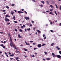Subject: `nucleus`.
I'll use <instances>...</instances> for the list:
<instances>
[{"label":"nucleus","instance_id":"37998d69","mask_svg":"<svg viewBox=\"0 0 61 61\" xmlns=\"http://www.w3.org/2000/svg\"><path fill=\"white\" fill-rule=\"evenodd\" d=\"M45 44H43V45H42V46H45Z\"/></svg>","mask_w":61,"mask_h":61},{"label":"nucleus","instance_id":"58836bf2","mask_svg":"<svg viewBox=\"0 0 61 61\" xmlns=\"http://www.w3.org/2000/svg\"><path fill=\"white\" fill-rule=\"evenodd\" d=\"M36 28H33V30H34V31H35V29H36Z\"/></svg>","mask_w":61,"mask_h":61},{"label":"nucleus","instance_id":"c85d7f7f","mask_svg":"<svg viewBox=\"0 0 61 61\" xmlns=\"http://www.w3.org/2000/svg\"><path fill=\"white\" fill-rule=\"evenodd\" d=\"M11 35V34L10 33L8 34V36H10V35Z\"/></svg>","mask_w":61,"mask_h":61},{"label":"nucleus","instance_id":"de8ad7c7","mask_svg":"<svg viewBox=\"0 0 61 61\" xmlns=\"http://www.w3.org/2000/svg\"><path fill=\"white\" fill-rule=\"evenodd\" d=\"M60 10H61V5L60 6Z\"/></svg>","mask_w":61,"mask_h":61},{"label":"nucleus","instance_id":"c9c22d12","mask_svg":"<svg viewBox=\"0 0 61 61\" xmlns=\"http://www.w3.org/2000/svg\"><path fill=\"white\" fill-rule=\"evenodd\" d=\"M24 12L25 13V14H27V12H26V11H24Z\"/></svg>","mask_w":61,"mask_h":61},{"label":"nucleus","instance_id":"39448f33","mask_svg":"<svg viewBox=\"0 0 61 61\" xmlns=\"http://www.w3.org/2000/svg\"><path fill=\"white\" fill-rule=\"evenodd\" d=\"M18 13L19 14H21V13H23V12L22 11H18Z\"/></svg>","mask_w":61,"mask_h":61},{"label":"nucleus","instance_id":"bf43d9fd","mask_svg":"<svg viewBox=\"0 0 61 61\" xmlns=\"http://www.w3.org/2000/svg\"><path fill=\"white\" fill-rule=\"evenodd\" d=\"M33 45H36V43H33Z\"/></svg>","mask_w":61,"mask_h":61},{"label":"nucleus","instance_id":"3c124183","mask_svg":"<svg viewBox=\"0 0 61 61\" xmlns=\"http://www.w3.org/2000/svg\"><path fill=\"white\" fill-rule=\"evenodd\" d=\"M15 48V49H16V50H18V49H17V48H16V47Z\"/></svg>","mask_w":61,"mask_h":61},{"label":"nucleus","instance_id":"f257e3e1","mask_svg":"<svg viewBox=\"0 0 61 61\" xmlns=\"http://www.w3.org/2000/svg\"><path fill=\"white\" fill-rule=\"evenodd\" d=\"M10 46L11 47H13V48H14L16 47V46L15 45L13 44V43H11L10 42Z\"/></svg>","mask_w":61,"mask_h":61},{"label":"nucleus","instance_id":"c756f323","mask_svg":"<svg viewBox=\"0 0 61 61\" xmlns=\"http://www.w3.org/2000/svg\"><path fill=\"white\" fill-rule=\"evenodd\" d=\"M14 5H15V4H13L11 5V6H14Z\"/></svg>","mask_w":61,"mask_h":61},{"label":"nucleus","instance_id":"f03ea898","mask_svg":"<svg viewBox=\"0 0 61 61\" xmlns=\"http://www.w3.org/2000/svg\"><path fill=\"white\" fill-rule=\"evenodd\" d=\"M56 56H57V58H61V56L60 55H57Z\"/></svg>","mask_w":61,"mask_h":61},{"label":"nucleus","instance_id":"423d86ee","mask_svg":"<svg viewBox=\"0 0 61 61\" xmlns=\"http://www.w3.org/2000/svg\"><path fill=\"white\" fill-rule=\"evenodd\" d=\"M10 42H11V43H12L13 42L12 41V38L11 37H10Z\"/></svg>","mask_w":61,"mask_h":61},{"label":"nucleus","instance_id":"a19ab883","mask_svg":"<svg viewBox=\"0 0 61 61\" xmlns=\"http://www.w3.org/2000/svg\"><path fill=\"white\" fill-rule=\"evenodd\" d=\"M19 38H22V37L21 36H20V37H19Z\"/></svg>","mask_w":61,"mask_h":61},{"label":"nucleus","instance_id":"5fc2aeb1","mask_svg":"<svg viewBox=\"0 0 61 61\" xmlns=\"http://www.w3.org/2000/svg\"><path fill=\"white\" fill-rule=\"evenodd\" d=\"M32 26V25L31 24L29 26L30 27V26Z\"/></svg>","mask_w":61,"mask_h":61},{"label":"nucleus","instance_id":"e2e57ef3","mask_svg":"<svg viewBox=\"0 0 61 61\" xmlns=\"http://www.w3.org/2000/svg\"><path fill=\"white\" fill-rule=\"evenodd\" d=\"M6 56H7V57H8V56L7 55H6Z\"/></svg>","mask_w":61,"mask_h":61},{"label":"nucleus","instance_id":"0eeeda50","mask_svg":"<svg viewBox=\"0 0 61 61\" xmlns=\"http://www.w3.org/2000/svg\"><path fill=\"white\" fill-rule=\"evenodd\" d=\"M25 42L26 43V45H30V44L29 43H27V42L25 41Z\"/></svg>","mask_w":61,"mask_h":61},{"label":"nucleus","instance_id":"69168bd1","mask_svg":"<svg viewBox=\"0 0 61 61\" xmlns=\"http://www.w3.org/2000/svg\"><path fill=\"white\" fill-rule=\"evenodd\" d=\"M10 24V22H9L8 23H7V25H9Z\"/></svg>","mask_w":61,"mask_h":61},{"label":"nucleus","instance_id":"2f4dec72","mask_svg":"<svg viewBox=\"0 0 61 61\" xmlns=\"http://www.w3.org/2000/svg\"><path fill=\"white\" fill-rule=\"evenodd\" d=\"M25 19H26L27 20V19H28V17H25Z\"/></svg>","mask_w":61,"mask_h":61},{"label":"nucleus","instance_id":"4468645a","mask_svg":"<svg viewBox=\"0 0 61 61\" xmlns=\"http://www.w3.org/2000/svg\"><path fill=\"white\" fill-rule=\"evenodd\" d=\"M46 60H50L51 59L50 58H47L46 59Z\"/></svg>","mask_w":61,"mask_h":61},{"label":"nucleus","instance_id":"13d9d810","mask_svg":"<svg viewBox=\"0 0 61 61\" xmlns=\"http://www.w3.org/2000/svg\"><path fill=\"white\" fill-rule=\"evenodd\" d=\"M61 23H60L59 24V26H61Z\"/></svg>","mask_w":61,"mask_h":61},{"label":"nucleus","instance_id":"ea45409f","mask_svg":"<svg viewBox=\"0 0 61 61\" xmlns=\"http://www.w3.org/2000/svg\"><path fill=\"white\" fill-rule=\"evenodd\" d=\"M14 11L15 12V13H16L17 12V11H16V10H14Z\"/></svg>","mask_w":61,"mask_h":61},{"label":"nucleus","instance_id":"052dcab7","mask_svg":"<svg viewBox=\"0 0 61 61\" xmlns=\"http://www.w3.org/2000/svg\"><path fill=\"white\" fill-rule=\"evenodd\" d=\"M21 10H22V11H24V10L23 9H21Z\"/></svg>","mask_w":61,"mask_h":61},{"label":"nucleus","instance_id":"49530a36","mask_svg":"<svg viewBox=\"0 0 61 61\" xmlns=\"http://www.w3.org/2000/svg\"><path fill=\"white\" fill-rule=\"evenodd\" d=\"M3 48H4V49H5V46H3Z\"/></svg>","mask_w":61,"mask_h":61},{"label":"nucleus","instance_id":"2eb2a0df","mask_svg":"<svg viewBox=\"0 0 61 61\" xmlns=\"http://www.w3.org/2000/svg\"><path fill=\"white\" fill-rule=\"evenodd\" d=\"M37 31L38 33H40L41 32L40 31H39V30H37Z\"/></svg>","mask_w":61,"mask_h":61},{"label":"nucleus","instance_id":"f8f14e48","mask_svg":"<svg viewBox=\"0 0 61 61\" xmlns=\"http://www.w3.org/2000/svg\"><path fill=\"white\" fill-rule=\"evenodd\" d=\"M56 48H57L58 50H60V48H58V46H57L56 47Z\"/></svg>","mask_w":61,"mask_h":61},{"label":"nucleus","instance_id":"1a4fd4ad","mask_svg":"<svg viewBox=\"0 0 61 61\" xmlns=\"http://www.w3.org/2000/svg\"><path fill=\"white\" fill-rule=\"evenodd\" d=\"M56 56H57V55H53L52 56L53 57H56Z\"/></svg>","mask_w":61,"mask_h":61},{"label":"nucleus","instance_id":"f3484780","mask_svg":"<svg viewBox=\"0 0 61 61\" xmlns=\"http://www.w3.org/2000/svg\"><path fill=\"white\" fill-rule=\"evenodd\" d=\"M41 3H42L43 4H45V2L43 1H41Z\"/></svg>","mask_w":61,"mask_h":61},{"label":"nucleus","instance_id":"6e6552de","mask_svg":"<svg viewBox=\"0 0 61 61\" xmlns=\"http://www.w3.org/2000/svg\"><path fill=\"white\" fill-rule=\"evenodd\" d=\"M12 55H10V56L11 57L14 56V54H13V53H12Z\"/></svg>","mask_w":61,"mask_h":61},{"label":"nucleus","instance_id":"603ef678","mask_svg":"<svg viewBox=\"0 0 61 61\" xmlns=\"http://www.w3.org/2000/svg\"><path fill=\"white\" fill-rule=\"evenodd\" d=\"M18 36L19 37L20 36V34H18Z\"/></svg>","mask_w":61,"mask_h":61},{"label":"nucleus","instance_id":"4d7b16f0","mask_svg":"<svg viewBox=\"0 0 61 61\" xmlns=\"http://www.w3.org/2000/svg\"><path fill=\"white\" fill-rule=\"evenodd\" d=\"M52 55H55V54L53 53H52Z\"/></svg>","mask_w":61,"mask_h":61},{"label":"nucleus","instance_id":"412c9836","mask_svg":"<svg viewBox=\"0 0 61 61\" xmlns=\"http://www.w3.org/2000/svg\"><path fill=\"white\" fill-rule=\"evenodd\" d=\"M50 31H51V32H52V33H54V31H53V30H50Z\"/></svg>","mask_w":61,"mask_h":61},{"label":"nucleus","instance_id":"9d476101","mask_svg":"<svg viewBox=\"0 0 61 61\" xmlns=\"http://www.w3.org/2000/svg\"><path fill=\"white\" fill-rule=\"evenodd\" d=\"M19 31H20V32H22V29H19Z\"/></svg>","mask_w":61,"mask_h":61},{"label":"nucleus","instance_id":"473e14b6","mask_svg":"<svg viewBox=\"0 0 61 61\" xmlns=\"http://www.w3.org/2000/svg\"><path fill=\"white\" fill-rule=\"evenodd\" d=\"M6 8H7V9H9V7L8 6H7L6 7Z\"/></svg>","mask_w":61,"mask_h":61},{"label":"nucleus","instance_id":"4c0bfd02","mask_svg":"<svg viewBox=\"0 0 61 61\" xmlns=\"http://www.w3.org/2000/svg\"><path fill=\"white\" fill-rule=\"evenodd\" d=\"M15 31L16 32H17V30L16 29H15Z\"/></svg>","mask_w":61,"mask_h":61},{"label":"nucleus","instance_id":"20e7f679","mask_svg":"<svg viewBox=\"0 0 61 61\" xmlns=\"http://www.w3.org/2000/svg\"><path fill=\"white\" fill-rule=\"evenodd\" d=\"M42 46V45H41L40 44H38V47H39V48H40V47H41Z\"/></svg>","mask_w":61,"mask_h":61},{"label":"nucleus","instance_id":"680f3d73","mask_svg":"<svg viewBox=\"0 0 61 61\" xmlns=\"http://www.w3.org/2000/svg\"><path fill=\"white\" fill-rule=\"evenodd\" d=\"M4 15H5V14H6V12H5L4 13Z\"/></svg>","mask_w":61,"mask_h":61},{"label":"nucleus","instance_id":"09e8293b","mask_svg":"<svg viewBox=\"0 0 61 61\" xmlns=\"http://www.w3.org/2000/svg\"><path fill=\"white\" fill-rule=\"evenodd\" d=\"M13 59V58H10V60H12V59Z\"/></svg>","mask_w":61,"mask_h":61},{"label":"nucleus","instance_id":"c03bdc74","mask_svg":"<svg viewBox=\"0 0 61 61\" xmlns=\"http://www.w3.org/2000/svg\"><path fill=\"white\" fill-rule=\"evenodd\" d=\"M44 53H45V54H47V52H44Z\"/></svg>","mask_w":61,"mask_h":61},{"label":"nucleus","instance_id":"79ce46f5","mask_svg":"<svg viewBox=\"0 0 61 61\" xmlns=\"http://www.w3.org/2000/svg\"><path fill=\"white\" fill-rule=\"evenodd\" d=\"M49 10L50 11H51V12H52V10L51 9H50Z\"/></svg>","mask_w":61,"mask_h":61},{"label":"nucleus","instance_id":"a878e982","mask_svg":"<svg viewBox=\"0 0 61 61\" xmlns=\"http://www.w3.org/2000/svg\"><path fill=\"white\" fill-rule=\"evenodd\" d=\"M13 22L14 23H17V22L16 21H14Z\"/></svg>","mask_w":61,"mask_h":61},{"label":"nucleus","instance_id":"b1692460","mask_svg":"<svg viewBox=\"0 0 61 61\" xmlns=\"http://www.w3.org/2000/svg\"><path fill=\"white\" fill-rule=\"evenodd\" d=\"M55 13L56 15H57V13H56V11H55Z\"/></svg>","mask_w":61,"mask_h":61},{"label":"nucleus","instance_id":"5701e85b","mask_svg":"<svg viewBox=\"0 0 61 61\" xmlns=\"http://www.w3.org/2000/svg\"><path fill=\"white\" fill-rule=\"evenodd\" d=\"M46 2L47 3L48 5H49V2H48V1H46Z\"/></svg>","mask_w":61,"mask_h":61},{"label":"nucleus","instance_id":"bb28decb","mask_svg":"<svg viewBox=\"0 0 61 61\" xmlns=\"http://www.w3.org/2000/svg\"><path fill=\"white\" fill-rule=\"evenodd\" d=\"M14 13H15L14 12H11V14L12 15H14Z\"/></svg>","mask_w":61,"mask_h":61},{"label":"nucleus","instance_id":"7c9ffc66","mask_svg":"<svg viewBox=\"0 0 61 61\" xmlns=\"http://www.w3.org/2000/svg\"><path fill=\"white\" fill-rule=\"evenodd\" d=\"M5 11H6L5 10H2V12H5Z\"/></svg>","mask_w":61,"mask_h":61},{"label":"nucleus","instance_id":"0e129e2a","mask_svg":"<svg viewBox=\"0 0 61 61\" xmlns=\"http://www.w3.org/2000/svg\"><path fill=\"white\" fill-rule=\"evenodd\" d=\"M16 51H17V52H18L19 53V52H20L19 51H18L16 50Z\"/></svg>","mask_w":61,"mask_h":61},{"label":"nucleus","instance_id":"6ab92c4d","mask_svg":"<svg viewBox=\"0 0 61 61\" xmlns=\"http://www.w3.org/2000/svg\"><path fill=\"white\" fill-rule=\"evenodd\" d=\"M50 6L51 8H54V7H53V6L52 5H50Z\"/></svg>","mask_w":61,"mask_h":61},{"label":"nucleus","instance_id":"7ed1b4c3","mask_svg":"<svg viewBox=\"0 0 61 61\" xmlns=\"http://www.w3.org/2000/svg\"><path fill=\"white\" fill-rule=\"evenodd\" d=\"M5 20L6 22H7V21H9V19L7 18H5Z\"/></svg>","mask_w":61,"mask_h":61},{"label":"nucleus","instance_id":"338daca9","mask_svg":"<svg viewBox=\"0 0 61 61\" xmlns=\"http://www.w3.org/2000/svg\"><path fill=\"white\" fill-rule=\"evenodd\" d=\"M34 21H32V23H34Z\"/></svg>","mask_w":61,"mask_h":61},{"label":"nucleus","instance_id":"a211bd4d","mask_svg":"<svg viewBox=\"0 0 61 61\" xmlns=\"http://www.w3.org/2000/svg\"><path fill=\"white\" fill-rule=\"evenodd\" d=\"M55 6L56 8H57L58 9V7H57V5H56V4H55Z\"/></svg>","mask_w":61,"mask_h":61},{"label":"nucleus","instance_id":"ddd939ff","mask_svg":"<svg viewBox=\"0 0 61 61\" xmlns=\"http://www.w3.org/2000/svg\"><path fill=\"white\" fill-rule=\"evenodd\" d=\"M24 50L25 51H28V50L27 49L24 48Z\"/></svg>","mask_w":61,"mask_h":61},{"label":"nucleus","instance_id":"72a5a7b5","mask_svg":"<svg viewBox=\"0 0 61 61\" xmlns=\"http://www.w3.org/2000/svg\"><path fill=\"white\" fill-rule=\"evenodd\" d=\"M23 27H25V25H23Z\"/></svg>","mask_w":61,"mask_h":61},{"label":"nucleus","instance_id":"cd10ccee","mask_svg":"<svg viewBox=\"0 0 61 61\" xmlns=\"http://www.w3.org/2000/svg\"><path fill=\"white\" fill-rule=\"evenodd\" d=\"M18 59H19V58H18V57H17L16 58V59L17 60Z\"/></svg>","mask_w":61,"mask_h":61},{"label":"nucleus","instance_id":"f704fd0d","mask_svg":"<svg viewBox=\"0 0 61 61\" xmlns=\"http://www.w3.org/2000/svg\"><path fill=\"white\" fill-rule=\"evenodd\" d=\"M59 53H60V54L61 55V51H60L59 52Z\"/></svg>","mask_w":61,"mask_h":61},{"label":"nucleus","instance_id":"393cba45","mask_svg":"<svg viewBox=\"0 0 61 61\" xmlns=\"http://www.w3.org/2000/svg\"><path fill=\"white\" fill-rule=\"evenodd\" d=\"M31 56L32 57H35V56H34V55H33V56L31 55Z\"/></svg>","mask_w":61,"mask_h":61},{"label":"nucleus","instance_id":"e433bc0d","mask_svg":"<svg viewBox=\"0 0 61 61\" xmlns=\"http://www.w3.org/2000/svg\"><path fill=\"white\" fill-rule=\"evenodd\" d=\"M27 30L28 31H29L30 30V28L27 29Z\"/></svg>","mask_w":61,"mask_h":61},{"label":"nucleus","instance_id":"8fccbe9b","mask_svg":"<svg viewBox=\"0 0 61 61\" xmlns=\"http://www.w3.org/2000/svg\"><path fill=\"white\" fill-rule=\"evenodd\" d=\"M32 1H33V2H36V1L35 0H32Z\"/></svg>","mask_w":61,"mask_h":61},{"label":"nucleus","instance_id":"a18cd8bd","mask_svg":"<svg viewBox=\"0 0 61 61\" xmlns=\"http://www.w3.org/2000/svg\"><path fill=\"white\" fill-rule=\"evenodd\" d=\"M33 41H30V43H33Z\"/></svg>","mask_w":61,"mask_h":61},{"label":"nucleus","instance_id":"864d4df0","mask_svg":"<svg viewBox=\"0 0 61 61\" xmlns=\"http://www.w3.org/2000/svg\"><path fill=\"white\" fill-rule=\"evenodd\" d=\"M43 37H45V34H43Z\"/></svg>","mask_w":61,"mask_h":61},{"label":"nucleus","instance_id":"4be33fe9","mask_svg":"<svg viewBox=\"0 0 61 61\" xmlns=\"http://www.w3.org/2000/svg\"><path fill=\"white\" fill-rule=\"evenodd\" d=\"M54 45V43H53L51 44V46H53Z\"/></svg>","mask_w":61,"mask_h":61},{"label":"nucleus","instance_id":"774afa93","mask_svg":"<svg viewBox=\"0 0 61 61\" xmlns=\"http://www.w3.org/2000/svg\"><path fill=\"white\" fill-rule=\"evenodd\" d=\"M8 54H11V53H10V52H8Z\"/></svg>","mask_w":61,"mask_h":61},{"label":"nucleus","instance_id":"dca6fc26","mask_svg":"<svg viewBox=\"0 0 61 61\" xmlns=\"http://www.w3.org/2000/svg\"><path fill=\"white\" fill-rule=\"evenodd\" d=\"M8 15H6V16L5 17V18H7V17H8Z\"/></svg>","mask_w":61,"mask_h":61},{"label":"nucleus","instance_id":"aec40b11","mask_svg":"<svg viewBox=\"0 0 61 61\" xmlns=\"http://www.w3.org/2000/svg\"><path fill=\"white\" fill-rule=\"evenodd\" d=\"M40 6H41V7H43V5L42 4H41L40 5Z\"/></svg>","mask_w":61,"mask_h":61},{"label":"nucleus","instance_id":"9b49d317","mask_svg":"<svg viewBox=\"0 0 61 61\" xmlns=\"http://www.w3.org/2000/svg\"><path fill=\"white\" fill-rule=\"evenodd\" d=\"M13 18L14 20H15V16H14Z\"/></svg>","mask_w":61,"mask_h":61},{"label":"nucleus","instance_id":"6e6d98bb","mask_svg":"<svg viewBox=\"0 0 61 61\" xmlns=\"http://www.w3.org/2000/svg\"><path fill=\"white\" fill-rule=\"evenodd\" d=\"M52 12H50L49 13V14H52Z\"/></svg>","mask_w":61,"mask_h":61}]
</instances>
